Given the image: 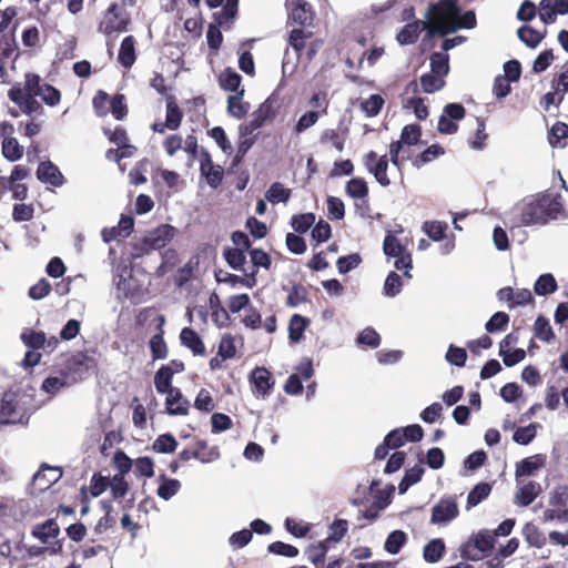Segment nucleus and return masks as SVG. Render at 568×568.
I'll list each match as a JSON object with an SVG mask.
<instances>
[{
	"label": "nucleus",
	"mask_w": 568,
	"mask_h": 568,
	"mask_svg": "<svg viewBox=\"0 0 568 568\" xmlns=\"http://www.w3.org/2000/svg\"><path fill=\"white\" fill-rule=\"evenodd\" d=\"M194 407L204 413H210L214 409L215 405L211 393L206 388H201L195 397Z\"/></svg>",
	"instance_id": "obj_63"
},
{
	"label": "nucleus",
	"mask_w": 568,
	"mask_h": 568,
	"mask_svg": "<svg viewBox=\"0 0 568 568\" xmlns=\"http://www.w3.org/2000/svg\"><path fill=\"white\" fill-rule=\"evenodd\" d=\"M444 78L429 72L420 77V85L425 93H434L442 90L445 87Z\"/></svg>",
	"instance_id": "obj_48"
},
{
	"label": "nucleus",
	"mask_w": 568,
	"mask_h": 568,
	"mask_svg": "<svg viewBox=\"0 0 568 568\" xmlns=\"http://www.w3.org/2000/svg\"><path fill=\"white\" fill-rule=\"evenodd\" d=\"M447 224L440 221H426L423 231L434 241H439L445 236Z\"/></svg>",
	"instance_id": "obj_61"
},
{
	"label": "nucleus",
	"mask_w": 568,
	"mask_h": 568,
	"mask_svg": "<svg viewBox=\"0 0 568 568\" xmlns=\"http://www.w3.org/2000/svg\"><path fill=\"white\" fill-rule=\"evenodd\" d=\"M291 196H292V190L285 187L280 182L272 183L265 193V199L273 204H276L280 202L286 203L291 199Z\"/></svg>",
	"instance_id": "obj_33"
},
{
	"label": "nucleus",
	"mask_w": 568,
	"mask_h": 568,
	"mask_svg": "<svg viewBox=\"0 0 568 568\" xmlns=\"http://www.w3.org/2000/svg\"><path fill=\"white\" fill-rule=\"evenodd\" d=\"M491 491V486L488 483H478L468 493L467 496V509L477 506L479 503L485 500Z\"/></svg>",
	"instance_id": "obj_38"
},
{
	"label": "nucleus",
	"mask_w": 568,
	"mask_h": 568,
	"mask_svg": "<svg viewBox=\"0 0 568 568\" xmlns=\"http://www.w3.org/2000/svg\"><path fill=\"white\" fill-rule=\"evenodd\" d=\"M182 120L183 112L179 108L174 97L168 98L164 125H166L169 130L175 131L180 128Z\"/></svg>",
	"instance_id": "obj_24"
},
{
	"label": "nucleus",
	"mask_w": 568,
	"mask_h": 568,
	"mask_svg": "<svg viewBox=\"0 0 568 568\" xmlns=\"http://www.w3.org/2000/svg\"><path fill=\"white\" fill-rule=\"evenodd\" d=\"M178 448V440L170 434H161L152 443L151 449L158 454H171Z\"/></svg>",
	"instance_id": "obj_31"
},
{
	"label": "nucleus",
	"mask_w": 568,
	"mask_h": 568,
	"mask_svg": "<svg viewBox=\"0 0 568 568\" xmlns=\"http://www.w3.org/2000/svg\"><path fill=\"white\" fill-rule=\"evenodd\" d=\"M172 378L173 376L169 373V371L161 366L154 375V386L158 393L166 394L175 389L176 387L172 386Z\"/></svg>",
	"instance_id": "obj_49"
},
{
	"label": "nucleus",
	"mask_w": 568,
	"mask_h": 568,
	"mask_svg": "<svg viewBox=\"0 0 568 568\" xmlns=\"http://www.w3.org/2000/svg\"><path fill=\"white\" fill-rule=\"evenodd\" d=\"M384 105V99L379 94H372L361 102V109L367 116H376Z\"/></svg>",
	"instance_id": "obj_58"
},
{
	"label": "nucleus",
	"mask_w": 568,
	"mask_h": 568,
	"mask_svg": "<svg viewBox=\"0 0 568 568\" xmlns=\"http://www.w3.org/2000/svg\"><path fill=\"white\" fill-rule=\"evenodd\" d=\"M192 458L203 464L212 463L220 458L219 447H209L206 440L197 439L193 447H186L179 453V460L182 463H187Z\"/></svg>",
	"instance_id": "obj_8"
},
{
	"label": "nucleus",
	"mask_w": 568,
	"mask_h": 568,
	"mask_svg": "<svg viewBox=\"0 0 568 568\" xmlns=\"http://www.w3.org/2000/svg\"><path fill=\"white\" fill-rule=\"evenodd\" d=\"M217 355L222 357V359H231L235 357L236 346L232 334L226 333L221 337L217 347Z\"/></svg>",
	"instance_id": "obj_55"
},
{
	"label": "nucleus",
	"mask_w": 568,
	"mask_h": 568,
	"mask_svg": "<svg viewBox=\"0 0 568 568\" xmlns=\"http://www.w3.org/2000/svg\"><path fill=\"white\" fill-rule=\"evenodd\" d=\"M459 13L460 8L457 0H439L437 3L430 4L426 16L427 21H425L428 33L446 36L455 32V28L452 26L458 19Z\"/></svg>",
	"instance_id": "obj_2"
},
{
	"label": "nucleus",
	"mask_w": 568,
	"mask_h": 568,
	"mask_svg": "<svg viewBox=\"0 0 568 568\" xmlns=\"http://www.w3.org/2000/svg\"><path fill=\"white\" fill-rule=\"evenodd\" d=\"M517 36L527 47L536 48L541 40L544 39V34L538 32L530 26H523L517 30Z\"/></svg>",
	"instance_id": "obj_42"
},
{
	"label": "nucleus",
	"mask_w": 568,
	"mask_h": 568,
	"mask_svg": "<svg viewBox=\"0 0 568 568\" xmlns=\"http://www.w3.org/2000/svg\"><path fill=\"white\" fill-rule=\"evenodd\" d=\"M345 192L353 199H364L368 195V186L364 179L354 178L346 183Z\"/></svg>",
	"instance_id": "obj_45"
},
{
	"label": "nucleus",
	"mask_w": 568,
	"mask_h": 568,
	"mask_svg": "<svg viewBox=\"0 0 568 568\" xmlns=\"http://www.w3.org/2000/svg\"><path fill=\"white\" fill-rule=\"evenodd\" d=\"M160 479L162 484L158 488V495L164 500L172 498L181 488V483L178 479L166 478L165 475H161Z\"/></svg>",
	"instance_id": "obj_52"
},
{
	"label": "nucleus",
	"mask_w": 568,
	"mask_h": 568,
	"mask_svg": "<svg viewBox=\"0 0 568 568\" xmlns=\"http://www.w3.org/2000/svg\"><path fill=\"white\" fill-rule=\"evenodd\" d=\"M103 133L108 136L111 143L118 145L120 150L132 149L133 146L128 144L129 138L124 128L115 126L114 130L103 129Z\"/></svg>",
	"instance_id": "obj_50"
},
{
	"label": "nucleus",
	"mask_w": 568,
	"mask_h": 568,
	"mask_svg": "<svg viewBox=\"0 0 568 568\" xmlns=\"http://www.w3.org/2000/svg\"><path fill=\"white\" fill-rule=\"evenodd\" d=\"M200 173L205 178L212 189L222 184L224 171L220 165H214L211 154L206 150L201 151Z\"/></svg>",
	"instance_id": "obj_13"
},
{
	"label": "nucleus",
	"mask_w": 568,
	"mask_h": 568,
	"mask_svg": "<svg viewBox=\"0 0 568 568\" xmlns=\"http://www.w3.org/2000/svg\"><path fill=\"white\" fill-rule=\"evenodd\" d=\"M311 320L300 314L291 316L288 322V339L291 343H298L303 338L305 329L310 326Z\"/></svg>",
	"instance_id": "obj_23"
},
{
	"label": "nucleus",
	"mask_w": 568,
	"mask_h": 568,
	"mask_svg": "<svg viewBox=\"0 0 568 568\" xmlns=\"http://www.w3.org/2000/svg\"><path fill=\"white\" fill-rule=\"evenodd\" d=\"M496 539L490 530H480L462 547V557L477 561L485 552L494 549Z\"/></svg>",
	"instance_id": "obj_7"
},
{
	"label": "nucleus",
	"mask_w": 568,
	"mask_h": 568,
	"mask_svg": "<svg viewBox=\"0 0 568 568\" xmlns=\"http://www.w3.org/2000/svg\"><path fill=\"white\" fill-rule=\"evenodd\" d=\"M292 9L290 18L294 23L301 27H310L315 19V11L311 3L305 0H297L296 3L292 1Z\"/></svg>",
	"instance_id": "obj_15"
},
{
	"label": "nucleus",
	"mask_w": 568,
	"mask_h": 568,
	"mask_svg": "<svg viewBox=\"0 0 568 568\" xmlns=\"http://www.w3.org/2000/svg\"><path fill=\"white\" fill-rule=\"evenodd\" d=\"M532 329L534 336L544 343H551L556 337L549 320L542 315L536 318Z\"/></svg>",
	"instance_id": "obj_30"
},
{
	"label": "nucleus",
	"mask_w": 568,
	"mask_h": 568,
	"mask_svg": "<svg viewBox=\"0 0 568 568\" xmlns=\"http://www.w3.org/2000/svg\"><path fill=\"white\" fill-rule=\"evenodd\" d=\"M163 325H164V316L159 315V324L156 327L158 333L154 334L149 342V346H150V351H151L153 361L165 359L169 354L168 345L163 337V335H164Z\"/></svg>",
	"instance_id": "obj_16"
},
{
	"label": "nucleus",
	"mask_w": 568,
	"mask_h": 568,
	"mask_svg": "<svg viewBox=\"0 0 568 568\" xmlns=\"http://www.w3.org/2000/svg\"><path fill=\"white\" fill-rule=\"evenodd\" d=\"M407 541V535L403 530L392 531L384 544L385 550L390 555H396L400 551Z\"/></svg>",
	"instance_id": "obj_39"
},
{
	"label": "nucleus",
	"mask_w": 568,
	"mask_h": 568,
	"mask_svg": "<svg viewBox=\"0 0 568 568\" xmlns=\"http://www.w3.org/2000/svg\"><path fill=\"white\" fill-rule=\"evenodd\" d=\"M191 403L186 399L180 388L166 393L165 410L169 415H187Z\"/></svg>",
	"instance_id": "obj_14"
},
{
	"label": "nucleus",
	"mask_w": 568,
	"mask_h": 568,
	"mask_svg": "<svg viewBox=\"0 0 568 568\" xmlns=\"http://www.w3.org/2000/svg\"><path fill=\"white\" fill-rule=\"evenodd\" d=\"M276 100L272 97L267 98L256 111L252 114L253 126L262 128L267 121H271L276 115L275 108Z\"/></svg>",
	"instance_id": "obj_20"
},
{
	"label": "nucleus",
	"mask_w": 568,
	"mask_h": 568,
	"mask_svg": "<svg viewBox=\"0 0 568 568\" xmlns=\"http://www.w3.org/2000/svg\"><path fill=\"white\" fill-rule=\"evenodd\" d=\"M313 33L311 31H304L301 28L291 30L288 34V44L295 50L297 58H301L303 51L306 49V41L311 39Z\"/></svg>",
	"instance_id": "obj_28"
},
{
	"label": "nucleus",
	"mask_w": 568,
	"mask_h": 568,
	"mask_svg": "<svg viewBox=\"0 0 568 568\" xmlns=\"http://www.w3.org/2000/svg\"><path fill=\"white\" fill-rule=\"evenodd\" d=\"M37 178L42 183L53 186H61L64 183V176L59 168L50 161L41 162L37 169Z\"/></svg>",
	"instance_id": "obj_17"
},
{
	"label": "nucleus",
	"mask_w": 568,
	"mask_h": 568,
	"mask_svg": "<svg viewBox=\"0 0 568 568\" xmlns=\"http://www.w3.org/2000/svg\"><path fill=\"white\" fill-rule=\"evenodd\" d=\"M545 457L542 455H535L524 458L516 466V477L530 476L535 470L544 467Z\"/></svg>",
	"instance_id": "obj_26"
},
{
	"label": "nucleus",
	"mask_w": 568,
	"mask_h": 568,
	"mask_svg": "<svg viewBox=\"0 0 568 568\" xmlns=\"http://www.w3.org/2000/svg\"><path fill=\"white\" fill-rule=\"evenodd\" d=\"M444 153L445 149L442 145L433 144L414 158L413 165L419 169L425 164L434 161L438 156L443 155Z\"/></svg>",
	"instance_id": "obj_36"
},
{
	"label": "nucleus",
	"mask_w": 568,
	"mask_h": 568,
	"mask_svg": "<svg viewBox=\"0 0 568 568\" xmlns=\"http://www.w3.org/2000/svg\"><path fill=\"white\" fill-rule=\"evenodd\" d=\"M181 344L190 349L194 356H204L205 345L201 336L191 327L182 328L180 333Z\"/></svg>",
	"instance_id": "obj_18"
},
{
	"label": "nucleus",
	"mask_w": 568,
	"mask_h": 568,
	"mask_svg": "<svg viewBox=\"0 0 568 568\" xmlns=\"http://www.w3.org/2000/svg\"><path fill=\"white\" fill-rule=\"evenodd\" d=\"M2 155L10 162L18 161L23 152L16 138H6L2 142Z\"/></svg>",
	"instance_id": "obj_51"
},
{
	"label": "nucleus",
	"mask_w": 568,
	"mask_h": 568,
	"mask_svg": "<svg viewBox=\"0 0 568 568\" xmlns=\"http://www.w3.org/2000/svg\"><path fill=\"white\" fill-rule=\"evenodd\" d=\"M365 169L374 175L382 186H388L390 180L387 175L388 158L386 154L378 156L375 151L367 152L363 158Z\"/></svg>",
	"instance_id": "obj_9"
},
{
	"label": "nucleus",
	"mask_w": 568,
	"mask_h": 568,
	"mask_svg": "<svg viewBox=\"0 0 568 568\" xmlns=\"http://www.w3.org/2000/svg\"><path fill=\"white\" fill-rule=\"evenodd\" d=\"M250 383L253 387V394L256 397L264 398L272 393L275 381L267 368L257 366L250 374Z\"/></svg>",
	"instance_id": "obj_10"
},
{
	"label": "nucleus",
	"mask_w": 568,
	"mask_h": 568,
	"mask_svg": "<svg viewBox=\"0 0 568 568\" xmlns=\"http://www.w3.org/2000/svg\"><path fill=\"white\" fill-rule=\"evenodd\" d=\"M9 99L20 106L22 112L27 115H31L33 113H42L43 108L37 101L36 97L32 94H24L20 84H14L8 92Z\"/></svg>",
	"instance_id": "obj_12"
},
{
	"label": "nucleus",
	"mask_w": 568,
	"mask_h": 568,
	"mask_svg": "<svg viewBox=\"0 0 568 568\" xmlns=\"http://www.w3.org/2000/svg\"><path fill=\"white\" fill-rule=\"evenodd\" d=\"M564 212L560 194L551 192L538 193L528 199L520 209L519 221L523 225H545L558 219Z\"/></svg>",
	"instance_id": "obj_1"
},
{
	"label": "nucleus",
	"mask_w": 568,
	"mask_h": 568,
	"mask_svg": "<svg viewBox=\"0 0 568 568\" xmlns=\"http://www.w3.org/2000/svg\"><path fill=\"white\" fill-rule=\"evenodd\" d=\"M134 474L138 477H148L151 478L154 476V463L151 457L143 456L135 459L134 464Z\"/></svg>",
	"instance_id": "obj_60"
},
{
	"label": "nucleus",
	"mask_w": 568,
	"mask_h": 568,
	"mask_svg": "<svg viewBox=\"0 0 568 568\" xmlns=\"http://www.w3.org/2000/svg\"><path fill=\"white\" fill-rule=\"evenodd\" d=\"M176 229L170 224H161L148 235H145L140 242L135 243L133 248L135 253L134 257H140L143 254H148L152 250H160L166 246V244L175 236Z\"/></svg>",
	"instance_id": "obj_3"
},
{
	"label": "nucleus",
	"mask_w": 568,
	"mask_h": 568,
	"mask_svg": "<svg viewBox=\"0 0 568 568\" xmlns=\"http://www.w3.org/2000/svg\"><path fill=\"white\" fill-rule=\"evenodd\" d=\"M523 535L529 546L541 548L546 544V538L544 534L539 530V528L536 525L531 523H527L524 526Z\"/></svg>",
	"instance_id": "obj_40"
},
{
	"label": "nucleus",
	"mask_w": 568,
	"mask_h": 568,
	"mask_svg": "<svg viewBox=\"0 0 568 568\" xmlns=\"http://www.w3.org/2000/svg\"><path fill=\"white\" fill-rule=\"evenodd\" d=\"M60 534V527L55 519H47L42 524L36 525L32 530L31 535L39 539L42 544H47L49 538H57Z\"/></svg>",
	"instance_id": "obj_22"
},
{
	"label": "nucleus",
	"mask_w": 568,
	"mask_h": 568,
	"mask_svg": "<svg viewBox=\"0 0 568 568\" xmlns=\"http://www.w3.org/2000/svg\"><path fill=\"white\" fill-rule=\"evenodd\" d=\"M246 252L243 248H225L223 252L226 263L235 271L245 272Z\"/></svg>",
	"instance_id": "obj_37"
},
{
	"label": "nucleus",
	"mask_w": 568,
	"mask_h": 568,
	"mask_svg": "<svg viewBox=\"0 0 568 568\" xmlns=\"http://www.w3.org/2000/svg\"><path fill=\"white\" fill-rule=\"evenodd\" d=\"M135 42L133 36H126L121 42L118 61L125 69H130L136 60Z\"/></svg>",
	"instance_id": "obj_21"
},
{
	"label": "nucleus",
	"mask_w": 568,
	"mask_h": 568,
	"mask_svg": "<svg viewBox=\"0 0 568 568\" xmlns=\"http://www.w3.org/2000/svg\"><path fill=\"white\" fill-rule=\"evenodd\" d=\"M427 30L425 21L415 20L405 24L396 34V40L400 45H408L415 43L423 30Z\"/></svg>",
	"instance_id": "obj_19"
},
{
	"label": "nucleus",
	"mask_w": 568,
	"mask_h": 568,
	"mask_svg": "<svg viewBox=\"0 0 568 568\" xmlns=\"http://www.w3.org/2000/svg\"><path fill=\"white\" fill-rule=\"evenodd\" d=\"M315 222L314 213L295 214L291 219V225L297 233H305Z\"/></svg>",
	"instance_id": "obj_59"
},
{
	"label": "nucleus",
	"mask_w": 568,
	"mask_h": 568,
	"mask_svg": "<svg viewBox=\"0 0 568 568\" xmlns=\"http://www.w3.org/2000/svg\"><path fill=\"white\" fill-rule=\"evenodd\" d=\"M328 551L327 540H322L316 544H312L306 549L308 560L316 567L320 568L324 564L326 554Z\"/></svg>",
	"instance_id": "obj_32"
},
{
	"label": "nucleus",
	"mask_w": 568,
	"mask_h": 568,
	"mask_svg": "<svg viewBox=\"0 0 568 568\" xmlns=\"http://www.w3.org/2000/svg\"><path fill=\"white\" fill-rule=\"evenodd\" d=\"M98 363L94 357L83 352L71 355L63 364L62 375L72 382H79L87 378L91 372H94Z\"/></svg>",
	"instance_id": "obj_4"
},
{
	"label": "nucleus",
	"mask_w": 568,
	"mask_h": 568,
	"mask_svg": "<svg viewBox=\"0 0 568 568\" xmlns=\"http://www.w3.org/2000/svg\"><path fill=\"white\" fill-rule=\"evenodd\" d=\"M308 105L321 115H327L329 105L327 91L318 90L314 92L308 100Z\"/></svg>",
	"instance_id": "obj_46"
},
{
	"label": "nucleus",
	"mask_w": 568,
	"mask_h": 568,
	"mask_svg": "<svg viewBox=\"0 0 568 568\" xmlns=\"http://www.w3.org/2000/svg\"><path fill=\"white\" fill-rule=\"evenodd\" d=\"M509 323V316L505 312L495 313L486 323L485 328L488 333L504 331Z\"/></svg>",
	"instance_id": "obj_64"
},
{
	"label": "nucleus",
	"mask_w": 568,
	"mask_h": 568,
	"mask_svg": "<svg viewBox=\"0 0 568 568\" xmlns=\"http://www.w3.org/2000/svg\"><path fill=\"white\" fill-rule=\"evenodd\" d=\"M242 77L235 72L232 68H226L219 75V84L225 91L237 93L241 91Z\"/></svg>",
	"instance_id": "obj_27"
},
{
	"label": "nucleus",
	"mask_w": 568,
	"mask_h": 568,
	"mask_svg": "<svg viewBox=\"0 0 568 568\" xmlns=\"http://www.w3.org/2000/svg\"><path fill=\"white\" fill-rule=\"evenodd\" d=\"M568 139V124L561 121H557L550 129L548 141L551 146H565L566 143H561L562 140Z\"/></svg>",
	"instance_id": "obj_44"
},
{
	"label": "nucleus",
	"mask_w": 568,
	"mask_h": 568,
	"mask_svg": "<svg viewBox=\"0 0 568 568\" xmlns=\"http://www.w3.org/2000/svg\"><path fill=\"white\" fill-rule=\"evenodd\" d=\"M459 514L456 498L453 496L442 498L432 509V524H447Z\"/></svg>",
	"instance_id": "obj_11"
},
{
	"label": "nucleus",
	"mask_w": 568,
	"mask_h": 568,
	"mask_svg": "<svg viewBox=\"0 0 568 568\" xmlns=\"http://www.w3.org/2000/svg\"><path fill=\"white\" fill-rule=\"evenodd\" d=\"M131 23V14L120 9L119 3L113 2L104 12L103 19L99 24V31L105 36L121 33L128 30Z\"/></svg>",
	"instance_id": "obj_6"
},
{
	"label": "nucleus",
	"mask_w": 568,
	"mask_h": 568,
	"mask_svg": "<svg viewBox=\"0 0 568 568\" xmlns=\"http://www.w3.org/2000/svg\"><path fill=\"white\" fill-rule=\"evenodd\" d=\"M557 288V282L550 273L540 275L534 285V291L537 295H548L554 293Z\"/></svg>",
	"instance_id": "obj_43"
},
{
	"label": "nucleus",
	"mask_w": 568,
	"mask_h": 568,
	"mask_svg": "<svg viewBox=\"0 0 568 568\" xmlns=\"http://www.w3.org/2000/svg\"><path fill=\"white\" fill-rule=\"evenodd\" d=\"M420 138H422L420 125L419 124H408L402 129L400 139L397 140L396 142H399L400 148H403L404 145L412 146V145L418 144L420 142Z\"/></svg>",
	"instance_id": "obj_35"
},
{
	"label": "nucleus",
	"mask_w": 568,
	"mask_h": 568,
	"mask_svg": "<svg viewBox=\"0 0 568 568\" xmlns=\"http://www.w3.org/2000/svg\"><path fill=\"white\" fill-rule=\"evenodd\" d=\"M448 55L434 52L430 55V72L444 78L449 72Z\"/></svg>",
	"instance_id": "obj_56"
},
{
	"label": "nucleus",
	"mask_w": 568,
	"mask_h": 568,
	"mask_svg": "<svg viewBox=\"0 0 568 568\" xmlns=\"http://www.w3.org/2000/svg\"><path fill=\"white\" fill-rule=\"evenodd\" d=\"M540 493V487L535 481H529L519 488L515 496V503L519 506H529Z\"/></svg>",
	"instance_id": "obj_29"
},
{
	"label": "nucleus",
	"mask_w": 568,
	"mask_h": 568,
	"mask_svg": "<svg viewBox=\"0 0 568 568\" xmlns=\"http://www.w3.org/2000/svg\"><path fill=\"white\" fill-rule=\"evenodd\" d=\"M20 337L23 344L31 349H40L47 342V337L43 332H37L30 328L24 329Z\"/></svg>",
	"instance_id": "obj_41"
},
{
	"label": "nucleus",
	"mask_w": 568,
	"mask_h": 568,
	"mask_svg": "<svg viewBox=\"0 0 568 568\" xmlns=\"http://www.w3.org/2000/svg\"><path fill=\"white\" fill-rule=\"evenodd\" d=\"M538 427L539 425L537 423H531L525 427H518L513 435V440L519 445L530 444L537 435Z\"/></svg>",
	"instance_id": "obj_47"
},
{
	"label": "nucleus",
	"mask_w": 568,
	"mask_h": 568,
	"mask_svg": "<svg viewBox=\"0 0 568 568\" xmlns=\"http://www.w3.org/2000/svg\"><path fill=\"white\" fill-rule=\"evenodd\" d=\"M243 95L244 89H241V91L227 98V111L237 119L244 118L248 111V104L242 102Z\"/></svg>",
	"instance_id": "obj_34"
},
{
	"label": "nucleus",
	"mask_w": 568,
	"mask_h": 568,
	"mask_svg": "<svg viewBox=\"0 0 568 568\" xmlns=\"http://www.w3.org/2000/svg\"><path fill=\"white\" fill-rule=\"evenodd\" d=\"M446 552V546L442 538L430 540L423 549V557L429 564L438 562Z\"/></svg>",
	"instance_id": "obj_25"
},
{
	"label": "nucleus",
	"mask_w": 568,
	"mask_h": 568,
	"mask_svg": "<svg viewBox=\"0 0 568 568\" xmlns=\"http://www.w3.org/2000/svg\"><path fill=\"white\" fill-rule=\"evenodd\" d=\"M111 495L113 499L123 498L129 491V484L122 475H114L112 479H110Z\"/></svg>",
	"instance_id": "obj_62"
},
{
	"label": "nucleus",
	"mask_w": 568,
	"mask_h": 568,
	"mask_svg": "<svg viewBox=\"0 0 568 568\" xmlns=\"http://www.w3.org/2000/svg\"><path fill=\"white\" fill-rule=\"evenodd\" d=\"M348 530V521L346 519H335L328 527L327 542H339Z\"/></svg>",
	"instance_id": "obj_57"
},
{
	"label": "nucleus",
	"mask_w": 568,
	"mask_h": 568,
	"mask_svg": "<svg viewBox=\"0 0 568 568\" xmlns=\"http://www.w3.org/2000/svg\"><path fill=\"white\" fill-rule=\"evenodd\" d=\"M308 302V291L302 284H294L286 297V305L291 307H296L302 303Z\"/></svg>",
	"instance_id": "obj_53"
},
{
	"label": "nucleus",
	"mask_w": 568,
	"mask_h": 568,
	"mask_svg": "<svg viewBox=\"0 0 568 568\" xmlns=\"http://www.w3.org/2000/svg\"><path fill=\"white\" fill-rule=\"evenodd\" d=\"M110 111L115 120L122 121L128 115V104L125 95L122 93H116L110 101Z\"/></svg>",
	"instance_id": "obj_54"
},
{
	"label": "nucleus",
	"mask_w": 568,
	"mask_h": 568,
	"mask_svg": "<svg viewBox=\"0 0 568 568\" xmlns=\"http://www.w3.org/2000/svg\"><path fill=\"white\" fill-rule=\"evenodd\" d=\"M29 412L16 393H4L0 402V424H28Z\"/></svg>",
	"instance_id": "obj_5"
}]
</instances>
